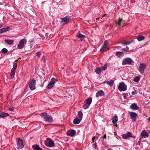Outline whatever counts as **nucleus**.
Masks as SVG:
<instances>
[{"label": "nucleus", "instance_id": "obj_9", "mask_svg": "<svg viewBox=\"0 0 150 150\" xmlns=\"http://www.w3.org/2000/svg\"><path fill=\"white\" fill-rule=\"evenodd\" d=\"M132 137V134L130 132H128L126 134H124L122 135V137L124 139H127L129 137Z\"/></svg>", "mask_w": 150, "mask_h": 150}, {"label": "nucleus", "instance_id": "obj_19", "mask_svg": "<svg viewBox=\"0 0 150 150\" xmlns=\"http://www.w3.org/2000/svg\"><path fill=\"white\" fill-rule=\"evenodd\" d=\"M32 148L34 150H42L38 145H33L32 146Z\"/></svg>", "mask_w": 150, "mask_h": 150}, {"label": "nucleus", "instance_id": "obj_28", "mask_svg": "<svg viewBox=\"0 0 150 150\" xmlns=\"http://www.w3.org/2000/svg\"><path fill=\"white\" fill-rule=\"evenodd\" d=\"M76 134V131L74 130H72L70 133L68 134V135L71 136V137L74 136Z\"/></svg>", "mask_w": 150, "mask_h": 150}, {"label": "nucleus", "instance_id": "obj_35", "mask_svg": "<svg viewBox=\"0 0 150 150\" xmlns=\"http://www.w3.org/2000/svg\"><path fill=\"white\" fill-rule=\"evenodd\" d=\"M89 106L90 105L87 104H84L83 105V107L84 109H86L88 108L89 107Z\"/></svg>", "mask_w": 150, "mask_h": 150}, {"label": "nucleus", "instance_id": "obj_4", "mask_svg": "<svg viewBox=\"0 0 150 150\" xmlns=\"http://www.w3.org/2000/svg\"><path fill=\"white\" fill-rule=\"evenodd\" d=\"M26 40L25 39H22L20 40L19 43L17 48L20 49H21L23 48L25 46V44H26Z\"/></svg>", "mask_w": 150, "mask_h": 150}, {"label": "nucleus", "instance_id": "obj_2", "mask_svg": "<svg viewBox=\"0 0 150 150\" xmlns=\"http://www.w3.org/2000/svg\"><path fill=\"white\" fill-rule=\"evenodd\" d=\"M45 144L47 147H52L55 146L54 142L50 138H47L46 140L45 141Z\"/></svg>", "mask_w": 150, "mask_h": 150}, {"label": "nucleus", "instance_id": "obj_21", "mask_svg": "<svg viewBox=\"0 0 150 150\" xmlns=\"http://www.w3.org/2000/svg\"><path fill=\"white\" fill-rule=\"evenodd\" d=\"M81 120L77 118L74 119L73 121V123L75 124H79Z\"/></svg>", "mask_w": 150, "mask_h": 150}, {"label": "nucleus", "instance_id": "obj_26", "mask_svg": "<svg viewBox=\"0 0 150 150\" xmlns=\"http://www.w3.org/2000/svg\"><path fill=\"white\" fill-rule=\"evenodd\" d=\"M118 121V117L117 116H114L112 119V122L113 124L116 123Z\"/></svg>", "mask_w": 150, "mask_h": 150}, {"label": "nucleus", "instance_id": "obj_33", "mask_svg": "<svg viewBox=\"0 0 150 150\" xmlns=\"http://www.w3.org/2000/svg\"><path fill=\"white\" fill-rule=\"evenodd\" d=\"M145 37L143 36H141L138 37L137 38L138 41H141L144 39Z\"/></svg>", "mask_w": 150, "mask_h": 150}, {"label": "nucleus", "instance_id": "obj_20", "mask_svg": "<svg viewBox=\"0 0 150 150\" xmlns=\"http://www.w3.org/2000/svg\"><path fill=\"white\" fill-rule=\"evenodd\" d=\"M116 55L119 58H121L124 56V53L122 52H116Z\"/></svg>", "mask_w": 150, "mask_h": 150}, {"label": "nucleus", "instance_id": "obj_53", "mask_svg": "<svg viewBox=\"0 0 150 150\" xmlns=\"http://www.w3.org/2000/svg\"><path fill=\"white\" fill-rule=\"evenodd\" d=\"M99 18H96V19L98 20V19H99Z\"/></svg>", "mask_w": 150, "mask_h": 150}, {"label": "nucleus", "instance_id": "obj_31", "mask_svg": "<svg viewBox=\"0 0 150 150\" xmlns=\"http://www.w3.org/2000/svg\"><path fill=\"white\" fill-rule=\"evenodd\" d=\"M123 21V20L122 19H120L118 20L117 21H116V24L117 25H118L119 26H121V23Z\"/></svg>", "mask_w": 150, "mask_h": 150}, {"label": "nucleus", "instance_id": "obj_39", "mask_svg": "<svg viewBox=\"0 0 150 150\" xmlns=\"http://www.w3.org/2000/svg\"><path fill=\"white\" fill-rule=\"evenodd\" d=\"M107 67V64H105L101 69L102 70H105Z\"/></svg>", "mask_w": 150, "mask_h": 150}, {"label": "nucleus", "instance_id": "obj_44", "mask_svg": "<svg viewBox=\"0 0 150 150\" xmlns=\"http://www.w3.org/2000/svg\"><path fill=\"white\" fill-rule=\"evenodd\" d=\"M103 138L104 139H106V134H105L103 137Z\"/></svg>", "mask_w": 150, "mask_h": 150}, {"label": "nucleus", "instance_id": "obj_34", "mask_svg": "<svg viewBox=\"0 0 150 150\" xmlns=\"http://www.w3.org/2000/svg\"><path fill=\"white\" fill-rule=\"evenodd\" d=\"M140 77H139V76H137L134 78V81L136 82H138L140 80Z\"/></svg>", "mask_w": 150, "mask_h": 150}, {"label": "nucleus", "instance_id": "obj_27", "mask_svg": "<svg viewBox=\"0 0 150 150\" xmlns=\"http://www.w3.org/2000/svg\"><path fill=\"white\" fill-rule=\"evenodd\" d=\"M8 28L9 27H8L0 29V34L7 31L8 30Z\"/></svg>", "mask_w": 150, "mask_h": 150}, {"label": "nucleus", "instance_id": "obj_1", "mask_svg": "<svg viewBox=\"0 0 150 150\" xmlns=\"http://www.w3.org/2000/svg\"><path fill=\"white\" fill-rule=\"evenodd\" d=\"M43 118L45 121L49 122L51 123L53 121L52 117L50 115H47L46 112L42 113L40 115Z\"/></svg>", "mask_w": 150, "mask_h": 150}, {"label": "nucleus", "instance_id": "obj_13", "mask_svg": "<svg viewBox=\"0 0 150 150\" xmlns=\"http://www.w3.org/2000/svg\"><path fill=\"white\" fill-rule=\"evenodd\" d=\"M105 95L104 92L102 90H100L98 91L96 94V96L98 97L99 96H104Z\"/></svg>", "mask_w": 150, "mask_h": 150}, {"label": "nucleus", "instance_id": "obj_51", "mask_svg": "<svg viewBox=\"0 0 150 150\" xmlns=\"http://www.w3.org/2000/svg\"><path fill=\"white\" fill-rule=\"evenodd\" d=\"M132 137H133V138H135V136H132Z\"/></svg>", "mask_w": 150, "mask_h": 150}, {"label": "nucleus", "instance_id": "obj_5", "mask_svg": "<svg viewBox=\"0 0 150 150\" xmlns=\"http://www.w3.org/2000/svg\"><path fill=\"white\" fill-rule=\"evenodd\" d=\"M132 62V60L130 58H126L123 60L122 64V65H125L127 64L131 65Z\"/></svg>", "mask_w": 150, "mask_h": 150}, {"label": "nucleus", "instance_id": "obj_23", "mask_svg": "<svg viewBox=\"0 0 150 150\" xmlns=\"http://www.w3.org/2000/svg\"><path fill=\"white\" fill-rule=\"evenodd\" d=\"M86 104L90 105L92 102V98L91 97L89 98L86 100Z\"/></svg>", "mask_w": 150, "mask_h": 150}, {"label": "nucleus", "instance_id": "obj_41", "mask_svg": "<svg viewBox=\"0 0 150 150\" xmlns=\"http://www.w3.org/2000/svg\"><path fill=\"white\" fill-rule=\"evenodd\" d=\"M42 61H43V62L44 63L45 62V60L44 57H42Z\"/></svg>", "mask_w": 150, "mask_h": 150}, {"label": "nucleus", "instance_id": "obj_10", "mask_svg": "<svg viewBox=\"0 0 150 150\" xmlns=\"http://www.w3.org/2000/svg\"><path fill=\"white\" fill-rule=\"evenodd\" d=\"M108 45L107 44V41H105L104 44L100 50L101 52H105L107 51L108 50Z\"/></svg>", "mask_w": 150, "mask_h": 150}, {"label": "nucleus", "instance_id": "obj_37", "mask_svg": "<svg viewBox=\"0 0 150 150\" xmlns=\"http://www.w3.org/2000/svg\"><path fill=\"white\" fill-rule=\"evenodd\" d=\"M8 50L6 48H4L2 49L1 51L3 53L5 54L8 52Z\"/></svg>", "mask_w": 150, "mask_h": 150}, {"label": "nucleus", "instance_id": "obj_48", "mask_svg": "<svg viewBox=\"0 0 150 150\" xmlns=\"http://www.w3.org/2000/svg\"><path fill=\"white\" fill-rule=\"evenodd\" d=\"M148 120L150 122V117L148 118Z\"/></svg>", "mask_w": 150, "mask_h": 150}, {"label": "nucleus", "instance_id": "obj_25", "mask_svg": "<svg viewBox=\"0 0 150 150\" xmlns=\"http://www.w3.org/2000/svg\"><path fill=\"white\" fill-rule=\"evenodd\" d=\"M78 117L79 119L82 120L83 118V113L81 111H79L78 113Z\"/></svg>", "mask_w": 150, "mask_h": 150}, {"label": "nucleus", "instance_id": "obj_11", "mask_svg": "<svg viewBox=\"0 0 150 150\" xmlns=\"http://www.w3.org/2000/svg\"><path fill=\"white\" fill-rule=\"evenodd\" d=\"M17 144L20 149H22L24 147L22 140L20 138H19Z\"/></svg>", "mask_w": 150, "mask_h": 150}, {"label": "nucleus", "instance_id": "obj_14", "mask_svg": "<svg viewBox=\"0 0 150 150\" xmlns=\"http://www.w3.org/2000/svg\"><path fill=\"white\" fill-rule=\"evenodd\" d=\"M70 17L69 16H67L64 18H63L61 19V20L65 23H67L69 21Z\"/></svg>", "mask_w": 150, "mask_h": 150}, {"label": "nucleus", "instance_id": "obj_3", "mask_svg": "<svg viewBox=\"0 0 150 150\" xmlns=\"http://www.w3.org/2000/svg\"><path fill=\"white\" fill-rule=\"evenodd\" d=\"M36 83V80L34 79H32L30 82L29 83V86L31 90H34L35 89Z\"/></svg>", "mask_w": 150, "mask_h": 150}, {"label": "nucleus", "instance_id": "obj_30", "mask_svg": "<svg viewBox=\"0 0 150 150\" xmlns=\"http://www.w3.org/2000/svg\"><path fill=\"white\" fill-rule=\"evenodd\" d=\"M102 70L99 67H97L95 69V72L97 74H100L102 71Z\"/></svg>", "mask_w": 150, "mask_h": 150}, {"label": "nucleus", "instance_id": "obj_40", "mask_svg": "<svg viewBox=\"0 0 150 150\" xmlns=\"http://www.w3.org/2000/svg\"><path fill=\"white\" fill-rule=\"evenodd\" d=\"M36 54L39 58L40 57V55L41 54V52L39 51L36 53Z\"/></svg>", "mask_w": 150, "mask_h": 150}, {"label": "nucleus", "instance_id": "obj_12", "mask_svg": "<svg viewBox=\"0 0 150 150\" xmlns=\"http://www.w3.org/2000/svg\"><path fill=\"white\" fill-rule=\"evenodd\" d=\"M129 113L131 118L132 119L136 118L137 116V114L135 112H129Z\"/></svg>", "mask_w": 150, "mask_h": 150}, {"label": "nucleus", "instance_id": "obj_54", "mask_svg": "<svg viewBox=\"0 0 150 150\" xmlns=\"http://www.w3.org/2000/svg\"><path fill=\"white\" fill-rule=\"evenodd\" d=\"M21 59V58H18V60H19V59Z\"/></svg>", "mask_w": 150, "mask_h": 150}, {"label": "nucleus", "instance_id": "obj_32", "mask_svg": "<svg viewBox=\"0 0 150 150\" xmlns=\"http://www.w3.org/2000/svg\"><path fill=\"white\" fill-rule=\"evenodd\" d=\"M15 74V72L13 71V70L11 71V73L10 74L11 76V79H12L13 78Z\"/></svg>", "mask_w": 150, "mask_h": 150}, {"label": "nucleus", "instance_id": "obj_43", "mask_svg": "<svg viewBox=\"0 0 150 150\" xmlns=\"http://www.w3.org/2000/svg\"><path fill=\"white\" fill-rule=\"evenodd\" d=\"M13 110V108H9V110L11 111H12Z\"/></svg>", "mask_w": 150, "mask_h": 150}, {"label": "nucleus", "instance_id": "obj_8", "mask_svg": "<svg viewBox=\"0 0 150 150\" xmlns=\"http://www.w3.org/2000/svg\"><path fill=\"white\" fill-rule=\"evenodd\" d=\"M146 68V65L144 63L141 64H140L139 68V70L141 74H143L144 73V70Z\"/></svg>", "mask_w": 150, "mask_h": 150}, {"label": "nucleus", "instance_id": "obj_24", "mask_svg": "<svg viewBox=\"0 0 150 150\" xmlns=\"http://www.w3.org/2000/svg\"><path fill=\"white\" fill-rule=\"evenodd\" d=\"M14 41L12 40H5V42L8 44L11 45L13 44Z\"/></svg>", "mask_w": 150, "mask_h": 150}, {"label": "nucleus", "instance_id": "obj_38", "mask_svg": "<svg viewBox=\"0 0 150 150\" xmlns=\"http://www.w3.org/2000/svg\"><path fill=\"white\" fill-rule=\"evenodd\" d=\"M129 49V47L127 46V48H123L122 49V52H127L128 50Z\"/></svg>", "mask_w": 150, "mask_h": 150}, {"label": "nucleus", "instance_id": "obj_46", "mask_svg": "<svg viewBox=\"0 0 150 150\" xmlns=\"http://www.w3.org/2000/svg\"><path fill=\"white\" fill-rule=\"evenodd\" d=\"M2 113H3V112L0 110V115Z\"/></svg>", "mask_w": 150, "mask_h": 150}, {"label": "nucleus", "instance_id": "obj_15", "mask_svg": "<svg viewBox=\"0 0 150 150\" xmlns=\"http://www.w3.org/2000/svg\"><path fill=\"white\" fill-rule=\"evenodd\" d=\"M141 135L142 137H144V138H146L148 137V133L145 130H143L142 131V132L141 133Z\"/></svg>", "mask_w": 150, "mask_h": 150}, {"label": "nucleus", "instance_id": "obj_7", "mask_svg": "<svg viewBox=\"0 0 150 150\" xmlns=\"http://www.w3.org/2000/svg\"><path fill=\"white\" fill-rule=\"evenodd\" d=\"M57 81L56 79L53 78L47 86V89H50L51 88L54 86V85L55 83V81Z\"/></svg>", "mask_w": 150, "mask_h": 150}, {"label": "nucleus", "instance_id": "obj_45", "mask_svg": "<svg viewBox=\"0 0 150 150\" xmlns=\"http://www.w3.org/2000/svg\"><path fill=\"white\" fill-rule=\"evenodd\" d=\"M95 139V137H93L92 138V141L93 142H94V139Z\"/></svg>", "mask_w": 150, "mask_h": 150}, {"label": "nucleus", "instance_id": "obj_36", "mask_svg": "<svg viewBox=\"0 0 150 150\" xmlns=\"http://www.w3.org/2000/svg\"><path fill=\"white\" fill-rule=\"evenodd\" d=\"M17 67V64L16 63H15L13 66V68L12 69L11 71L13 70V71H15V70L16 69Z\"/></svg>", "mask_w": 150, "mask_h": 150}, {"label": "nucleus", "instance_id": "obj_22", "mask_svg": "<svg viewBox=\"0 0 150 150\" xmlns=\"http://www.w3.org/2000/svg\"><path fill=\"white\" fill-rule=\"evenodd\" d=\"M76 37L78 38H79L81 39L84 38H85V36L80 33H77L76 35Z\"/></svg>", "mask_w": 150, "mask_h": 150}, {"label": "nucleus", "instance_id": "obj_16", "mask_svg": "<svg viewBox=\"0 0 150 150\" xmlns=\"http://www.w3.org/2000/svg\"><path fill=\"white\" fill-rule=\"evenodd\" d=\"M134 42V40H132L130 41H125L123 42L122 41L121 42H120V43L122 45H129L132 42Z\"/></svg>", "mask_w": 150, "mask_h": 150}, {"label": "nucleus", "instance_id": "obj_49", "mask_svg": "<svg viewBox=\"0 0 150 150\" xmlns=\"http://www.w3.org/2000/svg\"><path fill=\"white\" fill-rule=\"evenodd\" d=\"M2 26V25L1 24H0V28Z\"/></svg>", "mask_w": 150, "mask_h": 150}, {"label": "nucleus", "instance_id": "obj_17", "mask_svg": "<svg viewBox=\"0 0 150 150\" xmlns=\"http://www.w3.org/2000/svg\"><path fill=\"white\" fill-rule=\"evenodd\" d=\"M114 81L112 80H111L109 81H105L103 82V83H107L110 86H112L113 84Z\"/></svg>", "mask_w": 150, "mask_h": 150}, {"label": "nucleus", "instance_id": "obj_52", "mask_svg": "<svg viewBox=\"0 0 150 150\" xmlns=\"http://www.w3.org/2000/svg\"><path fill=\"white\" fill-rule=\"evenodd\" d=\"M96 134L97 135H99V134H98V133H97Z\"/></svg>", "mask_w": 150, "mask_h": 150}, {"label": "nucleus", "instance_id": "obj_29", "mask_svg": "<svg viewBox=\"0 0 150 150\" xmlns=\"http://www.w3.org/2000/svg\"><path fill=\"white\" fill-rule=\"evenodd\" d=\"M9 116V114L8 113H5L3 112V113L1 114L0 116L2 118H4L7 116Z\"/></svg>", "mask_w": 150, "mask_h": 150}, {"label": "nucleus", "instance_id": "obj_42", "mask_svg": "<svg viewBox=\"0 0 150 150\" xmlns=\"http://www.w3.org/2000/svg\"><path fill=\"white\" fill-rule=\"evenodd\" d=\"M132 95L136 94H137V92L135 91H133L132 93Z\"/></svg>", "mask_w": 150, "mask_h": 150}, {"label": "nucleus", "instance_id": "obj_50", "mask_svg": "<svg viewBox=\"0 0 150 150\" xmlns=\"http://www.w3.org/2000/svg\"><path fill=\"white\" fill-rule=\"evenodd\" d=\"M18 62V60L17 59V60H16L15 61V62Z\"/></svg>", "mask_w": 150, "mask_h": 150}, {"label": "nucleus", "instance_id": "obj_18", "mask_svg": "<svg viewBox=\"0 0 150 150\" xmlns=\"http://www.w3.org/2000/svg\"><path fill=\"white\" fill-rule=\"evenodd\" d=\"M130 108L133 110H137L138 108V107L136 104L133 103L130 105Z\"/></svg>", "mask_w": 150, "mask_h": 150}, {"label": "nucleus", "instance_id": "obj_47", "mask_svg": "<svg viewBox=\"0 0 150 150\" xmlns=\"http://www.w3.org/2000/svg\"><path fill=\"white\" fill-rule=\"evenodd\" d=\"M133 119V121L134 122H135L136 121V118H134V119Z\"/></svg>", "mask_w": 150, "mask_h": 150}, {"label": "nucleus", "instance_id": "obj_55", "mask_svg": "<svg viewBox=\"0 0 150 150\" xmlns=\"http://www.w3.org/2000/svg\"><path fill=\"white\" fill-rule=\"evenodd\" d=\"M106 15V14L104 16H105Z\"/></svg>", "mask_w": 150, "mask_h": 150}, {"label": "nucleus", "instance_id": "obj_6", "mask_svg": "<svg viewBox=\"0 0 150 150\" xmlns=\"http://www.w3.org/2000/svg\"><path fill=\"white\" fill-rule=\"evenodd\" d=\"M127 86L123 83H121L118 86V89L121 91H124L127 89Z\"/></svg>", "mask_w": 150, "mask_h": 150}]
</instances>
